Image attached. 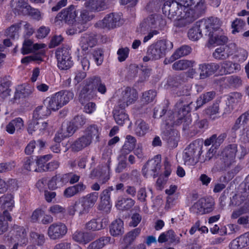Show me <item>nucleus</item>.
<instances>
[{
    "instance_id": "obj_1",
    "label": "nucleus",
    "mask_w": 249,
    "mask_h": 249,
    "mask_svg": "<svg viewBox=\"0 0 249 249\" xmlns=\"http://www.w3.org/2000/svg\"><path fill=\"white\" fill-rule=\"evenodd\" d=\"M183 6V13L178 19L173 21L174 26L184 28L194 22L200 17L203 16L207 11L205 0H189Z\"/></svg>"
},
{
    "instance_id": "obj_2",
    "label": "nucleus",
    "mask_w": 249,
    "mask_h": 249,
    "mask_svg": "<svg viewBox=\"0 0 249 249\" xmlns=\"http://www.w3.org/2000/svg\"><path fill=\"white\" fill-rule=\"evenodd\" d=\"M193 103L190 98L183 96L179 99L175 105L176 112L173 113L168 111V118L165 120L166 125H179L183 123V129L186 130L189 125L191 120L186 115L192 109Z\"/></svg>"
},
{
    "instance_id": "obj_3",
    "label": "nucleus",
    "mask_w": 249,
    "mask_h": 249,
    "mask_svg": "<svg viewBox=\"0 0 249 249\" xmlns=\"http://www.w3.org/2000/svg\"><path fill=\"white\" fill-rule=\"evenodd\" d=\"M203 145L196 140L191 143L184 150L183 159L188 165H195L197 163L202 153Z\"/></svg>"
},
{
    "instance_id": "obj_4",
    "label": "nucleus",
    "mask_w": 249,
    "mask_h": 249,
    "mask_svg": "<svg viewBox=\"0 0 249 249\" xmlns=\"http://www.w3.org/2000/svg\"><path fill=\"white\" fill-rule=\"evenodd\" d=\"M98 197V193L93 192L82 197L76 201L74 205V211L78 213L79 216L86 214L94 205Z\"/></svg>"
},
{
    "instance_id": "obj_5",
    "label": "nucleus",
    "mask_w": 249,
    "mask_h": 249,
    "mask_svg": "<svg viewBox=\"0 0 249 249\" xmlns=\"http://www.w3.org/2000/svg\"><path fill=\"white\" fill-rule=\"evenodd\" d=\"M237 152V145L236 144H229L223 149L217 162L220 170H226L235 161Z\"/></svg>"
},
{
    "instance_id": "obj_6",
    "label": "nucleus",
    "mask_w": 249,
    "mask_h": 249,
    "mask_svg": "<svg viewBox=\"0 0 249 249\" xmlns=\"http://www.w3.org/2000/svg\"><path fill=\"white\" fill-rule=\"evenodd\" d=\"M73 93L70 91H59L49 98V107L52 110H58L73 99Z\"/></svg>"
},
{
    "instance_id": "obj_7",
    "label": "nucleus",
    "mask_w": 249,
    "mask_h": 249,
    "mask_svg": "<svg viewBox=\"0 0 249 249\" xmlns=\"http://www.w3.org/2000/svg\"><path fill=\"white\" fill-rule=\"evenodd\" d=\"M160 168L161 156L158 155L146 162L142 168V174L146 178L150 176L155 178L158 176Z\"/></svg>"
},
{
    "instance_id": "obj_8",
    "label": "nucleus",
    "mask_w": 249,
    "mask_h": 249,
    "mask_svg": "<svg viewBox=\"0 0 249 249\" xmlns=\"http://www.w3.org/2000/svg\"><path fill=\"white\" fill-rule=\"evenodd\" d=\"M55 56L57 61V66L60 70H68L72 66L73 62L70 52L67 48H57L55 52Z\"/></svg>"
},
{
    "instance_id": "obj_9",
    "label": "nucleus",
    "mask_w": 249,
    "mask_h": 249,
    "mask_svg": "<svg viewBox=\"0 0 249 249\" xmlns=\"http://www.w3.org/2000/svg\"><path fill=\"white\" fill-rule=\"evenodd\" d=\"M68 232L66 225L60 222L51 224L47 230V235L52 240H57L63 238Z\"/></svg>"
},
{
    "instance_id": "obj_10",
    "label": "nucleus",
    "mask_w": 249,
    "mask_h": 249,
    "mask_svg": "<svg viewBox=\"0 0 249 249\" xmlns=\"http://www.w3.org/2000/svg\"><path fill=\"white\" fill-rule=\"evenodd\" d=\"M123 24L121 16L116 13H110L101 20L98 21L96 25L100 28H107L108 29H113L121 26Z\"/></svg>"
},
{
    "instance_id": "obj_11",
    "label": "nucleus",
    "mask_w": 249,
    "mask_h": 249,
    "mask_svg": "<svg viewBox=\"0 0 249 249\" xmlns=\"http://www.w3.org/2000/svg\"><path fill=\"white\" fill-rule=\"evenodd\" d=\"M179 6L181 8L183 5L176 0L172 1H166L162 6V10L163 14L167 16L170 19L175 20L178 19V18L181 16L182 13L179 11Z\"/></svg>"
},
{
    "instance_id": "obj_12",
    "label": "nucleus",
    "mask_w": 249,
    "mask_h": 249,
    "mask_svg": "<svg viewBox=\"0 0 249 249\" xmlns=\"http://www.w3.org/2000/svg\"><path fill=\"white\" fill-rule=\"evenodd\" d=\"M167 43L165 40H160L151 45L147 49L150 56L154 60H158L164 57L167 49Z\"/></svg>"
},
{
    "instance_id": "obj_13",
    "label": "nucleus",
    "mask_w": 249,
    "mask_h": 249,
    "mask_svg": "<svg viewBox=\"0 0 249 249\" xmlns=\"http://www.w3.org/2000/svg\"><path fill=\"white\" fill-rule=\"evenodd\" d=\"M77 16L76 10L75 6L71 5L68 7L63 9L55 17V21H64L68 24H73Z\"/></svg>"
},
{
    "instance_id": "obj_14",
    "label": "nucleus",
    "mask_w": 249,
    "mask_h": 249,
    "mask_svg": "<svg viewBox=\"0 0 249 249\" xmlns=\"http://www.w3.org/2000/svg\"><path fill=\"white\" fill-rule=\"evenodd\" d=\"M83 86L79 94V101L81 104L84 105L86 103L92 99L95 94V90H93L89 84L88 83V79H86Z\"/></svg>"
},
{
    "instance_id": "obj_15",
    "label": "nucleus",
    "mask_w": 249,
    "mask_h": 249,
    "mask_svg": "<svg viewBox=\"0 0 249 249\" xmlns=\"http://www.w3.org/2000/svg\"><path fill=\"white\" fill-rule=\"evenodd\" d=\"M221 22L217 18L212 17L206 20L204 23L202 24V27H204L206 36H208L209 32L223 31L221 29Z\"/></svg>"
},
{
    "instance_id": "obj_16",
    "label": "nucleus",
    "mask_w": 249,
    "mask_h": 249,
    "mask_svg": "<svg viewBox=\"0 0 249 249\" xmlns=\"http://www.w3.org/2000/svg\"><path fill=\"white\" fill-rule=\"evenodd\" d=\"M163 139L167 142L169 147L175 148L177 146L179 136L176 129L173 128L166 129L163 131Z\"/></svg>"
},
{
    "instance_id": "obj_17",
    "label": "nucleus",
    "mask_w": 249,
    "mask_h": 249,
    "mask_svg": "<svg viewBox=\"0 0 249 249\" xmlns=\"http://www.w3.org/2000/svg\"><path fill=\"white\" fill-rule=\"evenodd\" d=\"M223 31L211 32L208 34L209 43L213 45H223L227 43L228 38Z\"/></svg>"
},
{
    "instance_id": "obj_18",
    "label": "nucleus",
    "mask_w": 249,
    "mask_h": 249,
    "mask_svg": "<svg viewBox=\"0 0 249 249\" xmlns=\"http://www.w3.org/2000/svg\"><path fill=\"white\" fill-rule=\"evenodd\" d=\"M88 79V83L90 84L93 90H97L102 94H105L107 92V88L101 78L97 76H93Z\"/></svg>"
},
{
    "instance_id": "obj_19",
    "label": "nucleus",
    "mask_w": 249,
    "mask_h": 249,
    "mask_svg": "<svg viewBox=\"0 0 249 249\" xmlns=\"http://www.w3.org/2000/svg\"><path fill=\"white\" fill-rule=\"evenodd\" d=\"M91 143L90 139L83 135L73 142L71 148L73 152H79L89 146Z\"/></svg>"
},
{
    "instance_id": "obj_20",
    "label": "nucleus",
    "mask_w": 249,
    "mask_h": 249,
    "mask_svg": "<svg viewBox=\"0 0 249 249\" xmlns=\"http://www.w3.org/2000/svg\"><path fill=\"white\" fill-rule=\"evenodd\" d=\"M48 124L47 122L42 121V120L32 119L29 123L27 130L28 133L31 134L36 131L42 132L46 129Z\"/></svg>"
},
{
    "instance_id": "obj_21",
    "label": "nucleus",
    "mask_w": 249,
    "mask_h": 249,
    "mask_svg": "<svg viewBox=\"0 0 249 249\" xmlns=\"http://www.w3.org/2000/svg\"><path fill=\"white\" fill-rule=\"evenodd\" d=\"M86 189V186L83 182L69 186L64 191L63 195L66 198H70L84 192Z\"/></svg>"
},
{
    "instance_id": "obj_22",
    "label": "nucleus",
    "mask_w": 249,
    "mask_h": 249,
    "mask_svg": "<svg viewBox=\"0 0 249 249\" xmlns=\"http://www.w3.org/2000/svg\"><path fill=\"white\" fill-rule=\"evenodd\" d=\"M135 201L131 197H119L116 203L117 209L122 211L130 210L135 205Z\"/></svg>"
},
{
    "instance_id": "obj_23",
    "label": "nucleus",
    "mask_w": 249,
    "mask_h": 249,
    "mask_svg": "<svg viewBox=\"0 0 249 249\" xmlns=\"http://www.w3.org/2000/svg\"><path fill=\"white\" fill-rule=\"evenodd\" d=\"M81 48L83 51H87L89 47L91 48L94 47L97 43L96 35L93 33L86 34L81 38Z\"/></svg>"
},
{
    "instance_id": "obj_24",
    "label": "nucleus",
    "mask_w": 249,
    "mask_h": 249,
    "mask_svg": "<svg viewBox=\"0 0 249 249\" xmlns=\"http://www.w3.org/2000/svg\"><path fill=\"white\" fill-rule=\"evenodd\" d=\"M203 33L206 36V32L204 27H202V24L196 25L189 30L188 36L190 39L192 41L198 40L203 36Z\"/></svg>"
},
{
    "instance_id": "obj_25",
    "label": "nucleus",
    "mask_w": 249,
    "mask_h": 249,
    "mask_svg": "<svg viewBox=\"0 0 249 249\" xmlns=\"http://www.w3.org/2000/svg\"><path fill=\"white\" fill-rule=\"evenodd\" d=\"M124 223L121 219L113 221L110 226V233L113 236H118L124 232Z\"/></svg>"
},
{
    "instance_id": "obj_26",
    "label": "nucleus",
    "mask_w": 249,
    "mask_h": 249,
    "mask_svg": "<svg viewBox=\"0 0 249 249\" xmlns=\"http://www.w3.org/2000/svg\"><path fill=\"white\" fill-rule=\"evenodd\" d=\"M123 101H125L127 104H130L136 100L137 93L135 89L130 87H126L122 92Z\"/></svg>"
},
{
    "instance_id": "obj_27",
    "label": "nucleus",
    "mask_w": 249,
    "mask_h": 249,
    "mask_svg": "<svg viewBox=\"0 0 249 249\" xmlns=\"http://www.w3.org/2000/svg\"><path fill=\"white\" fill-rule=\"evenodd\" d=\"M32 93V89L31 86L28 85H20L18 87L15 93L13 98V102L20 98H25Z\"/></svg>"
},
{
    "instance_id": "obj_28",
    "label": "nucleus",
    "mask_w": 249,
    "mask_h": 249,
    "mask_svg": "<svg viewBox=\"0 0 249 249\" xmlns=\"http://www.w3.org/2000/svg\"><path fill=\"white\" fill-rule=\"evenodd\" d=\"M150 28H161L166 25V21L159 15H151L147 18Z\"/></svg>"
},
{
    "instance_id": "obj_29",
    "label": "nucleus",
    "mask_w": 249,
    "mask_h": 249,
    "mask_svg": "<svg viewBox=\"0 0 249 249\" xmlns=\"http://www.w3.org/2000/svg\"><path fill=\"white\" fill-rule=\"evenodd\" d=\"M50 108L46 106H39L34 111L33 119L42 120L43 118L49 116L51 113Z\"/></svg>"
},
{
    "instance_id": "obj_30",
    "label": "nucleus",
    "mask_w": 249,
    "mask_h": 249,
    "mask_svg": "<svg viewBox=\"0 0 249 249\" xmlns=\"http://www.w3.org/2000/svg\"><path fill=\"white\" fill-rule=\"evenodd\" d=\"M215 96V92L214 91H209L201 95L197 100L196 109L200 108L204 104L213 100Z\"/></svg>"
},
{
    "instance_id": "obj_31",
    "label": "nucleus",
    "mask_w": 249,
    "mask_h": 249,
    "mask_svg": "<svg viewBox=\"0 0 249 249\" xmlns=\"http://www.w3.org/2000/svg\"><path fill=\"white\" fill-rule=\"evenodd\" d=\"M219 101H216L213 105L206 108L204 112L210 119L214 120L217 118V114L219 113Z\"/></svg>"
},
{
    "instance_id": "obj_32",
    "label": "nucleus",
    "mask_w": 249,
    "mask_h": 249,
    "mask_svg": "<svg viewBox=\"0 0 249 249\" xmlns=\"http://www.w3.org/2000/svg\"><path fill=\"white\" fill-rule=\"evenodd\" d=\"M149 128V125L143 120H138L135 122V132L138 136H143L147 132Z\"/></svg>"
},
{
    "instance_id": "obj_33",
    "label": "nucleus",
    "mask_w": 249,
    "mask_h": 249,
    "mask_svg": "<svg viewBox=\"0 0 249 249\" xmlns=\"http://www.w3.org/2000/svg\"><path fill=\"white\" fill-rule=\"evenodd\" d=\"M113 113L114 118L119 125H122L125 123H128V116L123 110L120 111L117 108H114Z\"/></svg>"
},
{
    "instance_id": "obj_34",
    "label": "nucleus",
    "mask_w": 249,
    "mask_h": 249,
    "mask_svg": "<svg viewBox=\"0 0 249 249\" xmlns=\"http://www.w3.org/2000/svg\"><path fill=\"white\" fill-rule=\"evenodd\" d=\"M85 135L90 139L91 142L94 137L99 141L100 130L96 124H93L88 126L85 129Z\"/></svg>"
},
{
    "instance_id": "obj_35",
    "label": "nucleus",
    "mask_w": 249,
    "mask_h": 249,
    "mask_svg": "<svg viewBox=\"0 0 249 249\" xmlns=\"http://www.w3.org/2000/svg\"><path fill=\"white\" fill-rule=\"evenodd\" d=\"M141 229L140 228H135L129 231L124 237V244L129 246L135 241L137 237L140 234Z\"/></svg>"
},
{
    "instance_id": "obj_36",
    "label": "nucleus",
    "mask_w": 249,
    "mask_h": 249,
    "mask_svg": "<svg viewBox=\"0 0 249 249\" xmlns=\"http://www.w3.org/2000/svg\"><path fill=\"white\" fill-rule=\"evenodd\" d=\"M136 144V139L133 136L127 135L126 136V141L123 146L122 152L128 154L133 150L135 147Z\"/></svg>"
},
{
    "instance_id": "obj_37",
    "label": "nucleus",
    "mask_w": 249,
    "mask_h": 249,
    "mask_svg": "<svg viewBox=\"0 0 249 249\" xmlns=\"http://www.w3.org/2000/svg\"><path fill=\"white\" fill-rule=\"evenodd\" d=\"M111 237L109 236H103L95 241L91 243L87 249H101L105 245L109 243Z\"/></svg>"
},
{
    "instance_id": "obj_38",
    "label": "nucleus",
    "mask_w": 249,
    "mask_h": 249,
    "mask_svg": "<svg viewBox=\"0 0 249 249\" xmlns=\"http://www.w3.org/2000/svg\"><path fill=\"white\" fill-rule=\"evenodd\" d=\"M0 202L2 203L1 207L5 210L11 211L14 207V201L11 194H7L0 197Z\"/></svg>"
},
{
    "instance_id": "obj_39",
    "label": "nucleus",
    "mask_w": 249,
    "mask_h": 249,
    "mask_svg": "<svg viewBox=\"0 0 249 249\" xmlns=\"http://www.w3.org/2000/svg\"><path fill=\"white\" fill-rule=\"evenodd\" d=\"M72 24V28L69 30V33L70 35L80 33L86 30L88 28L87 23H83V22L77 20H75Z\"/></svg>"
},
{
    "instance_id": "obj_40",
    "label": "nucleus",
    "mask_w": 249,
    "mask_h": 249,
    "mask_svg": "<svg viewBox=\"0 0 249 249\" xmlns=\"http://www.w3.org/2000/svg\"><path fill=\"white\" fill-rule=\"evenodd\" d=\"M191 52V48L188 45H183L178 49L171 56L172 61L181 57L187 55Z\"/></svg>"
},
{
    "instance_id": "obj_41",
    "label": "nucleus",
    "mask_w": 249,
    "mask_h": 249,
    "mask_svg": "<svg viewBox=\"0 0 249 249\" xmlns=\"http://www.w3.org/2000/svg\"><path fill=\"white\" fill-rule=\"evenodd\" d=\"M89 6L91 10L97 12L103 11L107 8L103 0H89Z\"/></svg>"
},
{
    "instance_id": "obj_42",
    "label": "nucleus",
    "mask_w": 249,
    "mask_h": 249,
    "mask_svg": "<svg viewBox=\"0 0 249 249\" xmlns=\"http://www.w3.org/2000/svg\"><path fill=\"white\" fill-rule=\"evenodd\" d=\"M22 24V22H19L12 25L7 30L6 34L7 36L12 39L18 38L19 37V31Z\"/></svg>"
},
{
    "instance_id": "obj_43",
    "label": "nucleus",
    "mask_w": 249,
    "mask_h": 249,
    "mask_svg": "<svg viewBox=\"0 0 249 249\" xmlns=\"http://www.w3.org/2000/svg\"><path fill=\"white\" fill-rule=\"evenodd\" d=\"M31 6L28 4V0H16L15 9L23 15H26Z\"/></svg>"
},
{
    "instance_id": "obj_44",
    "label": "nucleus",
    "mask_w": 249,
    "mask_h": 249,
    "mask_svg": "<svg viewBox=\"0 0 249 249\" xmlns=\"http://www.w3.org/2000/svg\"><path fill=\"white\" fill-rule=\"evenodd\" d=\"M222 68L224 69L225 74L231 73L240 69V66L237 63H232L230 61H225L221 63Z\"/></svg>"
},
{
    "instance_id": "obj_45",
    "label": "nucleus",
    "mask_w": 249,
    "mask_h": 249,
    "mask_svg": "<svg viewBox=\"0 0 249 249\" xmlns=\"http://www.w3.org/2000/svg\"><path fill=\"white\" fill-rule=\"evenodd\" d=\"M194 61L188 60H180L175 62L172 68L175 70H183L193 67Z\"/></svg>"
},
{
    "instance_id": "obj_46",
    "label": "nucleus",
    "mask_w": 249,
    "mask_h": 249,
    "mask_svg": "<svg viewBox=\"0 0 249 249\" xmlns=\"http://www.w3.org/2000/svg\"><path fill=\"white\" fill-rule=\"evenodd\" d=\"M52 156L50 154L37 157L36 164L38 168L35 169V171L41 172H43V167H45L46 162L52 158Z\"/></svg>"
},
{
    "instance_id": "obj_47",
    "label": "nucleus",
    "mask_w": 249,
    "mask_h": 249,
    "mask_svg": "<svg viewBox=\"0 0 249 249\" xmlns=\"http://www.w3.org/2000/svg\"><path fill=\"white\" fill-rule=\"evenodd\" d=\"M164 0H152L146 7L147 11L154 12L158 11L160 9L161 6L163 5Z\"/></svg>"
},
{
    "instance_id": "obj_48",
    "label": "nucleus",
    "mask_w": 249,
    "mask_h": 249,
    "mask_svg": "<svg viewBox=\"0 0 249 249\" xmlns=\"http://www.w3.org/2000/svg\"><path fill=\"white\" fill-rule=\"evenodd\" d=\"M246 26V22L240 18H236L231 24V27L233 29L232 33L235 34L236 33L242 32L244 27Z\"/></svg>"
},
{
    "instance_id": "obj_49",
    "label": "nucleus",
    "mask_w": 249,
    "mask_h": 249,
    "mask_svg": "<svg viewBox=\"0 0 249 249\" xmlns=\"http://www.w3.org/2000/svg\"><path fill=\"white\" fill-rule=\"evenodd\" d=\"M206 200L204 198L199 199L196 202L191 208V210L198 214H205V211L203 209V204L205 203Z\"/></svg>"
},
{
    "instance_id": "obj_50",
    "label": "nucleus",
    "mask_w": 249,
    "mask_h": 249,
    "mask_svg": "<svg viewBox=\"0 0 249 249\" xmlns=\"http://www.w3.org/2000/svg\"><path fill=\"white\" fill-rule=\"evenodd\" d=\"M225 48L220 47L217 48L213 55V56L218 60H223L228 58L229 56L232 54V52H229L228 53H225Z\"/></svg>"
},
{
    "instance_id": "obj_51",
    "label": "nucleus",
    "mask_w": 249,
    "mask_h": 249,
    "mask_svg": "<svg viewBox=\"0 0 249 249\" xmlns=\"http://www.w3.org/2000/svg\"><path fill=\"white\" fill-rule=\"evenodd\" d=\"M90 55L92 56L95 62L98 66L102 64L104 60V54L102 49H95Z\"/></svg>"
},
{
    "instance_id": "obj_52",
    "label": "nucleus",
    "mask_w": 249,
    "mask_h": 249,
    "mask_svg": "<svg viewBox=\"0 0 249 249\" xmlns=\"http://www.w3.org/2000/svg\"><path fill=\"white\" fill-rule=\"evenodd\" d=\"M31 238L37 246H42L45 242V236L43 234H40L36 232H32L30 233Z\"/></svg>"
},
{
    "instance_id": "obj_53",
    "label": "nucleus",
    "mask_w": 249,
    "mask_h": 249,
    "mask_svg": "<svg viewBox=\"0 0 249 249\" xmlns=\"http://www.w3.org/2000/svg\"><path fill=\"white\" fill-rule=\"evenodd\" d=\"M28 15H29L32 18L37 21H39L42 19L43 14L38 9H36L30 7L28 10Z\"/></svg>"
},
{
    "instance_id": "obj_54",
    "label": "nucleus",
    "mask_w": 249,
    "mask_h": 249,
    "mask_svg": "<svg viewBox=\"0 0 249 249\" xmlns=\"http://www.w3.org/2000/svg\"><path fill=\"white\" fill-rule=\"evenodd\" d=\"M167 82L170 86L178 87L183 82V79L181 75H175L168 77Z\"/></svg>"
},
{
    "instance_id": "obj_55",
    "label": "nucleus",
    "mask_w": 249,
    "mask_h": 249,
    "mask_svg": "<svg viewBox=\"0 0 249 249\" xmlns=\"http://www.w3.org/2000/svg\"><path fill=\"white\" fill-rule=\"evenodd\" d=\"M156 96V92L153 90H149L143 93L142 101L145 103H149L153 101Z\"/></svg>"
},
{
    "instance_id": "obj_56",
    "label": "nucleus",
    "mask_w": 249,
    "mask_h": 249,
    "mask_svg": "<svg viewBox=\"0 0 249 249\" xmlns=\"http://www.w3.org/2000/svg\"><path fill=\"white\" fill-rule=\"evenodd\" d=\"M151 69L146 67H142L138 82L142 83L147 80L151 74Z\"/></svg>"
},
{
    "instance_id": "obj_57",
    "label": "nucleus",
    "mask_w": 249,
    "mask_h": 249,
    "mask_svg": "<svg viewBox=\"0 0 249 249\" xmlns=\"http://www.w3.org/2000/svg\"><path fill=\"white\" fill-rule=\"evenodd\" d=\"M86 118L83 115H77L71 121L78 129L82 127L86 123Z\"/></svg>"
},
{
    "instance_id": "obj_58",
    "label": "nucleus",
    "mask_w": 249,
    "mask_h": 249,
    "mask_svg": "<svg viewBox=\"0 0 249 249\" xmlns=\"http://www.w3.org/2000/svg\"><path fill=\"white\" fill-rule=\"evenodd\" d=\"M111 207L110 201L101 199V201L98 206V209L107 213L110 212Z\"/></svg>"
},
{
    "instance_id": "obj_59",
    "label": "nucleus",
    "mask_w": 249,
    "mask_h": 249,
    "mask_svg": "<svg viewBox=\"0 0 249 249\" xmlns=\"http://www.w3.org/2000/svg\"><path fill=\"white\" fill-rule=\"evenodd\" d=\"M249 212V209L245 206H242L238 209L232 212L231 217L233 219H236L242 216V215L247 214Z\"/></svg>"
},
{
    "instance_id": "obj_60",
    "label": "nucleus",
    "mask_w": 249,
    "mask_h": 249,
    "mask_svg": "<svg viewBox=\"0 0 249 249\" xmlns=\"http://www.w3.org/2000/svg\"><path fill=\"white\" fill-rule=\"evenodd\" d=\"M10 82L6 81L0 84V95L3 97L9 95L11 90L9 89Z\"/></svg>"
},
{
    "instance_id": "obj_61",
    "label": "nucleus",
    "mask_w": 249,
    "mask_h": 249,
    "mask_svg": "<svg viewBox=\"0 0 249 249\" xmlns=\"http://www.w3.org/2000/svg\"><path fill=\"white\" fill-rule=\"evenodd\" d=\"M33 42L30 39H25L23 43L21 53L27 54L32 52Z\"/></svg>"
},
{
    "instance_id": "obj_62",
    "label": "nucleus",
    "mask_w": 249,
    "mask_h": 249,
    "mask_svg": "<svg viewBox=\"0 0 249 249\" xmlns=\"http://www.w3.org/2000/svg\"><path fill=\"white\" fill-rule=\"evenodd\" d=\"M137 200L141 202H145L147 196L146 188L144 187L140 188L137 191L136 196Z\"/></svg>"
},
{
    "instance_id": "obj_63",
    "label": "nucleus",
    "mask_w": 249,
    "mask_h": 249,
    "mask_svg": "<svg viewBox=\"0 0 249 249\" xmlns=\"http://www.w3.org/2000/svg\"><path fill=\"white\" fill-rule=\"evenodd\" d=\"M129 49L127 47L122 48L117 51L118 60L120 62L124 61L128 56Z\"/></svg>"
},
{
    "instance_id": "obj_64",
    "label": "nucleus",
    "mask_w": 249,
    "mask_h": 249,
    "mask_svg": "<svg viewBox=\"0 0 249 249\" xmlns=\"http://www.w3.org/2000/svg\"><path fill=\"white\" fill-rule=\"evenodd\" d=\"M204 200H205L206 201L205 203L203 204V209L205 211V213H207L213 211L214 202L213 199L210 197L204 198Z\"/></svg>"
}]
</instances>
